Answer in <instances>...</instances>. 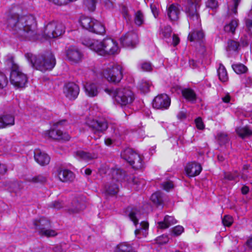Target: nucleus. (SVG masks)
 <instances>
[{"label":"nucleus","mask_w":252,"mask_h":252,"mask_svg":"<svg viewBox=\"0 0 252 252\" xmlns=\"http://www.w3.org/2000/svg\"><path fill=\"white\" fill-rule=\"evenodd\" d=\"M21 11L19 5L12 7L7 19V27L17 36L30 39L37 34L36 23L32 15H20Z\"/></svg>","instance_id":"nucleus-1"},{"label":"nucleus","mask_w":252,"mask_h":252,"mask_svg":"<svg viewBox=\"0 0 252 252\" xmlns=\"http://www.w3.org/2000/svg\"><path fill=\"white\" fill-rule=\"evenodd\" d=\"M25 57L33 67L42 72L52 70L56 63L54 55L50 52L37 56L28 53Z\"/></svg>","instance_id":"nucleus-2"},{"label":"nucleus","mask_w":252,"mask_h":252,"mask_svg":"<svg viewBox=\"0 0 252 252\" xmlns=\"http://www.w3.org/2000/svg\"><path fill=\"white\" fill-rule=\"evenodd\" d=\"M104 91L122 107L129 106L135 99L133 93L128 88H106Z\"/></svg>","instance_id":"nucleus-3"},{"label":"nucleus","mask_w":252,"mask_h":252,"mask_svg":"<svg viewBox=\"0 0 252 252\" xmlns=\"http://www.w3.org/2000/svg\"><path fill=\"white\" fill-rule=\"evenodd\" d=\"M7 64L11 68L10 81L12 84L17 87H25L28 78L25 74L23 73L18 65L15 63L13 57H9L6 61Z\"/></svg>","instance_id":"nucleus-4"},{"label":"nucleus","mask_w":252,"mask_h":252,"mask_svg":"<svg viewBox=\"0 0 252 252\" xmlns=\"http://www.w3.org/2000/svg\"><path fill=\"white\" fill-rule=\"evenodd\" d=\"M101 74L108 82L116 84L120 82L123 77V68L117 63H110L104 66Z\"/></svg>","instance_id":"nucleus-5"},{"label":"nucleus","mask_w":252,"mask_h":252,"mask_svg":"<svg viewBox=\"0 0 252 252\" xmlns=\"http://www.w3.org/2000/svg\"><path fill=\"white\" fill-rule=\"evenodd\" d=\"M199 5L197 0H188V5L186 12L189 18V25H193L196 27L201 26L200 19L198 13Z\"/></svg>","instance_id":"nucleus-6"},{"label":"nucleus","mask_w":252,"mask_h":252,"mask_svg":"<svg viewBox=\"0 0 252 252\" xmlns=\"http://www.w3.org/2000/svg\"><path fill=\"white\" fill-rule=\"evenodd\" d=\"M121 157L127 161L132 168L135 170L140 169L143 167V163L141 156L132 149L127 148L121 154Z\"/></svg>","instance_id":"nucleus-7"},{"label":"nucleus","mask_w":252,"mask_h":252,"mask_svg":"<svg viewBox=\"0 0 252 252\" xmlns=\"http://www.w3.org/2000/svg\"><path fill=\"white\" fill-rule=\"evenodd\" d=\"M99 43L96 53L100 55H113L118 51L117 43L111 38H106L102 41H99Z\"/></svg>","instance_id":"nucleus-8"},{"label":"nucleus","mask_w":252,"mask_h":252,"mask_svg":"<svg viewBox=\"0 0 252 252\" xmlns=\"http://www.w3.org/2000/svg\"><path fill=\"white\" fill-rule=\"evenodd\" d=\"M34 228L40 235L47 237H53L57 235V233L54 230L49 229L50 222L44 218H41L38 220H35L33 222Z\"/></svg>","instance_id":"nucleus-9"},{"label":"nucleus","mask_w":252,"mask_h":252,"mask_svg":"<svg viewBox=\"0 0 252 252\" xmlns=\"http://www.w3.org/2000/svg\"><path fill=\"white\" fill-rule=\"evenodd\" d=\"M64 31V26L62 23L52 21L45 26L44 33L48 38H56L62 35Z\"/></svg>","instance_id":"nucleus-10"},{"label":"nucleus","mask_w":252,"mask_h":252,"mask_svg":"<svg viewBox=\"0 0 252 252\" xmlns=\"http://www.w3.org/2000/svg\"><path fill=\"white\" fill-rule=\"evenodd\" d=\"M66 123L65 120H63L55 124L54 126V128L50 130L48 132L49 136L55 140H69L70 136L67 133L63 132V131L58 129V127L60 126H64Z\"/></svg>","instance_id":"nucleus-11"},{"label":"nucleus","mask_w":252,"mask_h":252,"mask_svg":"<svg viewBox=\"0 0 252 252\" xmlns=\"http://www.w3.org/2000/svg\"><path fill=\"white\" fill-rule=\"evenodd\" d=\"M170 103V98L167 94H161L155 97L153 101V106L158 109H166Z\"/></svg>","instance_id":"nucleus-12"},{"label":"nucleus","mask_w":252,"mask_h":252,"mask_svg":"<svg viewBox=\"0 0 252 252\" xmlns=\"http://www.w3.org/2000/svg\"><path fill=\"white\" fill-rule=\"evenodd\" d=\"M120 42L124 47L132 48L138 42V36L134 32H128L121 37Z\"/></svg>","instance_id":"nucleus-13"},{"label":"nucleus","mask_w":252,"mask_h":252,"mask_svg":"<svg viewBox=\"0 0 252 252\" xmlns=\"http://www.w3.org/2000/svg\"><path fill=\"white\" fill-rule=\"evenodd\" d=\"M79 88L74 83H68L64 87L63 93L68 99L74 100L76 99L79 93Z\"/></svg>","instance_id":"nucleus-14"},{"label":"nucleus","mask_w":252,"mask_h":252,"mask_svg":"<svg viewBox=\"0 0 252 252\" xmlns=\"http://www.w3.org/2000/svg\"><path fill=\"white\" fill-rule=\"evenodd\" d=\"M88 126L96 132H103L105 131L108 127V122L106 119H99V120H91L87 122Z\"/></svg>","instance_id":"nucleus-15"},{"label":"nucleus","mask_w":252,"mask_h":252,"mask_svg":"<svg viewBox=\"0 0 252 252\" xmlns=\"http://www.w3.org/2000/svg\"><path fill=\"white\" fill-rule=\"evenodd\" d=\"M86 207V202L83 197H77L71 202L68 208L69 213H77L83 210Z\"/></svg>","instance_id":"nucleus-16"},{"label":"nucleus","mask_w":252,"mask_h":252,"mask_svg":"<svg viewBox=\"0 0 252 252\" xmlns=\"http://www.w3.org/2000/svg\"><path fill=\"white\" fill-rule=\"evenodd\" d=\"M66 57L70 62L76 63L81 60L83 55L77 48L71 46L66 51Z\"/></svg>","instance_id":"nucleus-17"},{"label":"nucleus","mask_w":252,"mask_h":252,"mask_svg":"<svg viewBox=\"0 0 252 252\" xmlns=\"http://www.w3.org/2000/svg\"><path fill=\"white\" fill-rule=\"evenodd\" d=\"M201 170L202 167L201 165L195 162L188 163L185 167L186 174L190 177L199 175Z\"/></svg>","instance_id":"nucleus-18"},{"label":"nucleus","mask_w":252,"mask_h":252,"mask_svg":"<svg viewBox=\"0 0 252 252\" xmlns=\"http://www.w3.org/2000/svg\"><path fill=\"white\" fill-rule=\"evenodd\" d=\"M181 13L180 6L176 3L170 5L167 9V16L171 21H176Z\"/></svg>","instance_id":"nucleus-19"},{"label":"nucleus","mask_w":252,"mask_h":252,"mask_svg":"<svg viewBox=\"0 0 252 252\" xmlns=\"http://www.w3.org/2000/svg\"><path fill=\"white\" fill-rule=\"evenodd\" d=\"M34 157L35 161L41 165L48 164L50 160L49 156L39 150H36L34 151Z\"/></svg>","instance_id":"nucleus-20"},{"label":"nucleus","mask_w":252,"mask_h":252,"mask_svg":"<svg viewBox=\"0 0 252 252\" xmlns=\"http://www.w3.org/2000/svg\"><path fill=\"white\" fill-rule=\"evenodd\" d=\"M58 176L63 182H71L75 178L73 173L67 169L61 170L59 172Z\"/></svg>","instance_id":"nucleus-21"},{"label":"nucleus","mask_w":252,"mask_h":252,"mask_svg":"<svg viewBox=\"0 0 252 252\" xmlns=\"http://www.w3.org/2000/svg\"><path fill=\"white\" fill-rule=\"evenodd\" d=\"M240 43L234 40L229 39L227 41L226 51L230 55L234 53H238L240 49Z\"/></svg>","instance_id":"nucleus-22"},{"label":"nucleus","mask_w":252,"mask_h":252,"mask_svg":"<svg viewBox=\"0 0 252 252\" xmlns=\"http://www.w3.org/2000/svg\"><path fill=\"white\" fill-rule=\"evenodd\" d=\"M149 223L144 221H141L139 228L135 230V234L138 238H141L142 237H146L148 235V229Z\"/></svg>","instance_id":"nucleus-23"},{"label":"nucleus","mask_w":252,"mask_h":252,"mask_svg":"<svg viewBox=\"0 0 252 252\" xmlns=\"http://www.w3.org/2000/svg\"><path fill=\"white\" fill-rule=\"evenodd\" d=\"M127 212L130 220L136 226L138 223L139 220L141 219V213L140 211L136 208H128Z\"/></svg>","instance_id":"nucleus-24"},{"label":"nucleus","mask_w":252,"mask_h":252,"mask_svg":"<svg viewBox=\"0 0 252 252\" xmlns=\"http://www.w3.org/2000/svg\"><path fill=\"white\" fill-rule=\"evenodd\" d=\"M84 88L86 94L90 97L96 96L98 93L97 87L94 83H87Z\"/></svg>","instance_id":"nucleus-25"},{"label":"nucleus","mask_w":252,"mask_h":252,"mask_svg":"<svg viewBox=\"0 0 252 252\" xmlns=\"http://www.w3.org/2000/svg\"><path fill=\"white\" fill-rule=\"evenodd\" d=\"M204 36L205 34L202 30H194L189 33L188 39L190 41H200L203 40Z\"/></svg>","instance_id":"nucleus-26"},{"label":"nucleus","mask_w":252,"mask_h":252,"mask_svg":"<svg viewBox=\"0 0 252 252\" xmlns=\"http://www.w3.org/2000/svg\"><path fill=\"white\" fill-rule=\"evenodd\" d=\"M183 97L188 101L194 102L196 100V94L194 91L190 88H185L182 90Z\"/></svg>","instance_id":"nucleus-27"},{"label":"nucleus","mask_w":252,"mask_h":252,"mask_svg":"<svg viewBox=\"0 0 252 252\" xmlns=\"http://www.w3.org/2000/svg\"><path fill=\"white\" fill-rule=\"evenodd\" d=\"M94 22H96L95 19L86 16H82L80 20V23L82 27L90 32Z\"/></svg>","instance_id":"nucleus-28"},{"label":"nucleus","mask_w":252,"mask_h":252,"mask_svg":"<svg viewBox=\"0 0 252 252\" xmlns=\"http://www.w3.org/2000/svg\"><path fill=\"white\" fill-rule=\"evenodd\" d=\"M177 222L176 220L172 216H166L163 221L158 222V227L161 229H165Z\"/></svg>","instance_id":"nucleus-29"},{"label":"nucleus","mask_w":252,"mask_h":252,"mask_svg":"<svg viewBox=\"0 0 252 252\" xmlns=\"http://www.w3.org/2000/svg\"><path fill=\"white\" fill-rule=\"evenodd\" d=\"M82 43L85 46L89 47L92 50L97 52L98 46L99 45V40L92 39L90 38H84L82 40Z\"/></svg>","instance_id":"nucleus-30"},{"label":"nucleus","mask_w":252,"mask_h":252,"mask_svg":"<svg viewBox=\"0 0 252 252\" xmlns=\"http://www.w3.org/2000/svg\"><path fill=\"white\" fill-rule=\"evenodd\" d=\"M115 252H136L131 244L127 242H122L118 244Z\"/></svg>","instance_id":"nucleus-31"},{"label":"nucleus","mask_w":252,"mask_h":252,"mask_svg":"<svg viewBox=\"0 0 252 252\" xmlns=\"http://www.w3.org/2000/svg\"><path fill=\"white\" fill-rule=\"evenodd\" d=\"M152 86V83L150 81L146 80H142L139 83L138 88L141 92L144 94L150 92V88Z\"/></svg>","instance_id":"nucleus-32"},{"label":"nucleus","mask_w":252,"mask_h":252,"mask_svg":"<svg viewBox=\"0 0 252 252\" xmlns=\"http://www.w3.org/2000/svg\"><path fill=\"white\" fill-rule=\"evenodd\" d=\"M218 75L220 81L225 82L228 80V77L226 70L222 64H220L218 69Z\"/></svg>","instance_id":"nucleus-33"},{"label":"nucleus","mask_w":252,"mask_h":252,"mask_svg":"<svg viewBox=\"0 0 252 252\" xmlns=\"http://www.w3.org/2000/svg\"><path fill=\"white\" fill-rule=\"evenodd\" d=\"M238 25V20L234 19L228 24L226 25L224 27V30L226 32L234 33L235 30Z\"/></svg>","instance_id":"nucleus-34"},{"label":"nucleus","mask_w":252,"mask_h":252,"mask_svg":"<svg viewBox=\"0 0 252 252\" xmlns=\"http://www.w3.org/2000/svg\"><path fill=\"white\" fill-rule=\"evenodd\" d=\"M90 32L99 34H102L105 33V29L104 26L96 20Z\"/></svg>","instance_id":"nucleus-35"},{"label":"nucleus","mask_w":252,"mask_h":252,"mask_svg":"<svg viewBox=\"0 0 252 252\" xmlns=\"http://www.w3.org/2000/svg\"><path fill=\"white\" fill-rule=\"evenodd\" d=\"M90 32L99 34H102L105 33V29L104 26L96 20Z\"/></svg>","instance_id":"nucleus-36"},{"label":"nucleus","mask_w":252,"mask_h":252,"mask_svg":"<svg viewBox=\"0 0 252 252\" xmlns=\"http://www.w3.org/2000/svg\"><path fill=\"white\" fill-rule=\"evenodd\" d=\"M236 132L243 138L252 134V130L247 126L238 127L236 129Z\"/></svg>","instance_id":"nucleus-37"},{"label":"nucleus","mask_w":252,"mask_h":252,"mask_svg":"<svg viewBox=\"0 0 252 252\" xmlns=\"http://www.w3.org/2000/svg\"><path fill=\"white\" fill-rule=\"evenodd\" d=\"M151 200L157 205H161L163 203L162 194L160 192H156L151 195Z\"/></svg>","instance_id":"nucleus-38"},{"label":"nucleus","mask_w":252,"mask_h":252,"mask_svg":"<svg viewBox=\"0 0 252 252\" xmlns=\"http://www.w3.org/2000/svg\"><path fill=\"white\" fill-rule=\"evenodd\" d=\"M26 181L33 183H44L47 181V176L43 175H38L33 177L28 178Z\"/></svg>","instance_id":"nucleus-39"},{"label":"nucleus","mask_w":252,"mask_h":252,"mask_svg":"<svg viewBox=\"0 0 252 252\" xmlns=\"http://www.w3.org/2000/svg\"><path fill=\"white\" fill-rule=\"evenodd\" d=\"M22 183L17 181L9 182L7 184L9 191L17 192L22 188Z\"/></svg>","instance_id":"nucleus-40"},{"label":"nucleus","mask_w":252,"mask_h":252,"mask_svg":"<svg viewBox=\"0 0 252 252\" xmlns=\"http://www.w3.org/2000/svg\"><path fill=\"white\" fill-rule=\"evenodd\" d=\"M75 156L78 158L84 160H90L94 158V156L91 154L82 150L76 151L75 152Z\"/></svg>","instance_id":"nucleus-41"},{"label":"nucleus","mask_w":252,"mask_h":252,"mask_svg":"<svg viewBox=\"0 0 252 252\" xmlns=\"http://www.w3.org/2000/svg\"><path fill=\"white\" fill-rule=\"evenodd\" d=\"M2 119L5 127L10 126L14 125L15 119L13 116L11 115H4L1 116Z\"/></svg>","instance_id":"nucleus-42"},{"label":"nucleus","mask_w":252,"mask_h":252,"mask_svg":"<svg viewBox=\"0 0 252 252\" xmlns=\"http://www.w3.org/2000/svg\"><path fill=\"white\" fill-rule=\"evenodd\" d=\"M232 67L237 74L244 73L247 70V67L242 63L233 64L232 65Z\"/></svg>","instance_id":"nucleus-43"},{"label":"nucleus","mask_w":252,"mask_h":252,"mask_svg":"<svg viewBox=\"0 0 252 252\" xmlns=\"http://www.w3.org/2000/svg\"><path fill=\"white\" fill-rule=\"evenodd\" d=\"M144 15L140 10H138L135 14L134 23L138 26H140L144 23Z\"/></svg>","instance_id":"nucleus-44"},{"label":"nucleus","mask_w":252,"mask_h":252,"mask_svg":"<svg viewBox=\"0 0 252 252\" xmlns=\"http://www.w3.org/2000/svg\"><path fill=\"white\" fill-rule=\"evenodd\" d=\"M119 188L117 185L112 184L105 188V193L110 195H114L117 193Z\"/></svg>","instance_id":"nucleus-45"},{"label":"nucleus","mask_w":252,"mask_h":252,"mask_svg":"<svg viewBox=\"0 0 252 252\" xmlns=\"http://www.w3.org/2000/svg\"><path fill=\"white\" fill-rule=\"evenodd\" d=\"M217 139L220 145H224L228 142V137L226 133L220 132L217 135Z\"/></svg>","instance_id":"nucleus-46"},{"label":"nucleus","mask_w":252,"mask_h":252,"mask_svg":"<svg viewBox=\"0 0 252 252\" xmlns=\"http://www.w3.org/2000/svg\"><path fill=\"white\" fill-rule=\"evenodd\" d=\"M96 0H84V4L90 11H94L95 9Z\"/></svg>","instance_id":"nucleus-47"},{"label":"nucleus","mask_w":252,"mask_h":252,"mask_svg":"<svg viewBox=\"0 0 252 252\" xmlns=\"http://www.w3.org/2000/svg\"><path fill=\"white\" fill-rule=\"evenodd\" d=\"M139 67L144 71H150L152 70V65L150 62H144L139 64Z\"/></svg>","instance_id":"nucleus-48"},{"label":"nucleus","mask_w":252,"mask_h":252,"mask_svg":"<svg viewBox=\"0 0 252 252\" xmlns=\"http://www.w3.org/2000/svg\"><path fill=\"white\" fill-rule=\"evenodd\" d=\"M232 5L229 7L228 9L230 13L236 14L237 13V8L241 0H232Z\"/></svg>","instance_id":"nucleus-49"},{"label":"nucleus","mask_w":252,"mask_h":252,"mask_svg":"<svg viewBox=\"0 0 252 252\" xmlns=\"http://www.w3.org/2000/svg\"><path fill=\"white\" fill-rule=\"evenodd\" d=\"M8 83V79L6 75L0 72V90L5 88Z\"/></svg>","instance_id":"nucleus-50"},{"label":"nucleus","mask_w":252,"mask_h":252,"mask_svg":"<svg viewBox=\"0 0 252 252\" xmlns=\"http://www.w3.org/2000/svg\"><path fill=\"white\" fill-rule=\"evenodd\" d=\"M121 12L124 18L125 19L127 22L131 20V16L128 13V8L126 6H123L122 7Z\"/></svg>","instance_id":"nucleus-51"},{"label":"nucleus","mask_w":252,"mask_h":252,"mask_svg":"<svg viewBox=\"0 0 252 252\" xmlns=\"http://www.w3.org/2000/svg\"><path fill=\"white\" fill-rule=\"evenodd\" d=\"M222 222L226 226H230L233 222V218L229 215H225L222 220Z\"/></svg>","instance_id":"nucleus-52"},{"label":"nucleus","mask_w":252,"mask_h":252,"mask_svg":"<svg viewBox=\"0 0 252 252\" xmlns=\"http://www.w3.org/2000/svg\"><path fill=\"white\" fill-rule=\"evenodd\" d=\"M162 188L166 191H169L174 188V185L171 181H167L161 184Z\"/></svg>","instance_id":"nucleus-53"},{"label":"nucleus","mask_w":252,"mask_h":252,"mask_svg":"<svg viewBox=\"0 0 252 252\" xmlns=\"http://www.w3.org/2000/svg\"><path fill=\"white\" fill-rule=\"evenodd\" d=\"M184 227L181 225H177L172 228V233L175 236L180 235L184 231Z\"/></svg>","instance_id":"nucleus-54"},{"label":"nucleus","mask_w":252,"mask_h":252,"mask_svg":"<svg viewBox=\"0 0 252 252\" xmlns=\"http://www.w3.org/2000/svg\"><path fill=\"white\" fill-rule=\"evenodd\" d=\"M171 32L172 29L169 26L165 27L162 31V34L165 37H169L170 36Z\"/></svg>","instance_id":"nucleus-55"},{"label":"nucleus","mask_w":252,"mask_h":252,"mask_svg":"<svg viewBox=\"0 0 252 252\" xmlns=\"http://www.w3.org/2000/svg\"><path fill=\"white\" fill-rule=\"evenodd\" d=\"M239 177V174L237 172L234 173H226L224 175V178L228 180H236Z\"/></svg>","instance_id":"nucleus-56"},{"label":"nucleus","mask_w":252,"mask_h":252,"mask_svg":"<svg viewBox=\"0 0 252 252\" xmlns=\"http://www.w3.org/2000/svg\"><path fill=\"white\" fill-rule=\"evenodd\" d=\"M207 7L215 9L218 6V2L216 0H208L206 2Z\"/></svg>","instance_id":"nucleus-57"},{"label":"nucleus","mask_w":252,"mask_h":252,"mask_svg":"<svg viewBox=\"0 0 252 252\" xmlns=\"http://www.w3.org/2000/svg\"><path fill=\"white\" fill-rule=\"evenodd\" d=\"M195 122L196 126L198 129H203L204 128V126L201 118L199 117L197 118Z\"/></svg>","instance_id":"nucleus-58"},{"label":"nucleus","mask_w":252,"mask_h":252,"mask_svg":"<svg viewBox=\"0 0 252 252\" xmlns=\"http://www.w3.org/2000/svg\"><path fill=\"white\" fill-rule=\"evenodd\" d=\"M246 25L249 33L252 36V20L247 19Z\"/></svg>","instance_id":"nucleus-59"},{"label":"nucleus","mask_w":252,"mask_h":252,"mask_svg":"<svg viewBox=\"0 0 252 252\" xmlns=\"http://www.w3.org/2000/svg\"><path fill=\"white\" fill-rule=\"evenodd\" d=\"M50 206L55 209H60L63 207V205L61 202L55 201L51 204Z\"/></svg>","instance_id":"nucleus-60"},{"label":"nucleus","mask_w":252,"mask_h":252,"mask_svg":"<svg viewBox=\"0 0 252 252\" xmlns=\"http://www.w3.org/2000/svg\"><path fill=\"white\" fill-rule=\"evenodd\" d=\"M151 9L152 12L155 18H157L158 15V11L156 6L154 4H151Z\"/></svg>","instance_id":"nucleus-61"},{"label":"nucleus","mask_w":252,"mask_h":252,"mask_svg":"<svg viewBox=\"0 0 252 252\" xmlns=\"http://www.w3.org/2000/svg\"><path fill=\"white\" fill-rule=\"evenodd\" d=\"M7 168L5 164L0 162V174H4L6 172Z\"/></svg>","instance_id":"nucleus-62"},{"label":"nucleus","mask_w":252,"mask_h":252,"mask_svg":"<svg viewBox=\"0 0 252 252\" xmlns=\"http://www.w3.org/2000/svg\"><path fill=\"white\" fill-rule=\"evenodd\" d=\"M173 44L174 46L177 45L180 41L179 38L175 34H174L172 37Z\"/></svg>","instance_id":"nucleus-63"},{"label":"nucleus","mask_w":252,"mask_h":252,"mask_svg":"<svg viewBox=\"0 0 252 252\" xmlns=\"http://www.w3.org/2000/svg\"><path fill=\"white\" fill-rule=\"evenodd\" d=\"M177 117L180 120H183L186 118V113L183 111H180L177 115Z\"/></svg>","instance_id":"nucleus-64"}]
</instances>
